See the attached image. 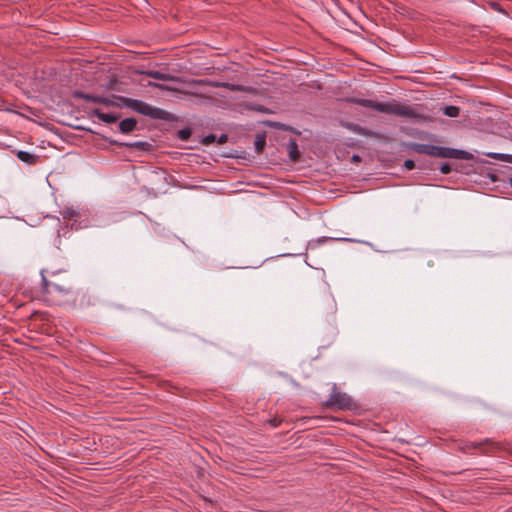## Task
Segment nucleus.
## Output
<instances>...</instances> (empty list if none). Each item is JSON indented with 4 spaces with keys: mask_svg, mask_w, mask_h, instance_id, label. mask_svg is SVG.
I'll use <instances>...</instances> for the list:
<instances>
[{
    "mask_svg": "<svg viewBox=\"0 0 512 512\" xmlns=\"http://www.w3.org/2000/svg\"><path fill=\"white\" fill-rule=\"evenodd\" d=\"M148 85L152 86V87L160 88V89H163V90H169V88L167 86L160 85V84L153 83V82H149Z\"/></svg>",
    "mask_w": 512,
    "mask_h": 512,
    "instance_id": "nucleus-29",
    "label": "nucleus"
},
{
    "mask_svg": "<svg viewBox=\"0 0 512 512\" xmlns=\"http://www.w3.org/2000/svg\"><path fill=\"white\" fill-rule=\"evenodd\" d=\"M270 424L272 427H277L280 424V420L275 418L273 420H270Z\"/></svg>",
    "mask_w": 512,
    "mask_h": 512,
    "instance_id": "nucleus-30",
    "label": "nucleus"
},
{
    "mask_svg": "<svg viewBox=\"0 0 512 512\" xmlns=\"http://www.w3.org/2000/svg\"><path fill=\"white\" fill-rule=\"evenodd\" d=\"M102 98L103 96L92 95V99H90V102L101 104Z\"/></svg>",
    "mask_w": 512,
    "mask_h": 512,
    "instance_id": "nucleus-28",
    "label": "nucleus"
},
{
    "mask_svg": "<svg viewBox=\"0 0 512 512\" xmlns=\"http://www.w3.org/2000/svg\"><path fill=\"white\" fill-rule=\"evenodd\" d=\"M137 120L135 118H125L119 122V130L123 134H128L136 129Z\"/></svg>",
    "mask_w": 512,
    "mask_h": 512,
    "instance_id": "nucleus-10",
    "label": "nucleus"
},
{
    "mask_svg": "<svg viewBox=\"0 0 512 512\" xmlns=\"http://www.w3.org/2000/svg\"><path fill=\"white\" fill-rule=\"evenodd\" d=\"M227 140H228V136H227L226 134H221V135L216 139V141H217V143H218V144H224V143H226V142H227Z\"/></svg>",
    "mask_w": 512,
    "mask_h": 512,
    "instance_id": "nucleus-27",
    "label": "nucleus"
},
{
    "mask_svg": "<svg viewBox=\"0 0 512 512\" xmlns=\"http://www.w3.org/2000/svg\"><path fill=\"white\" fill-rule=\"evenodd\" d=\"M114 98L111 99V98H108V97H104L102 98V103L103 105L107 106V107H115L114 105Z\"/></svg>",
    "mask_w": 512,
    "mask_h": 512,
    "instance_id": "nucleus-24",
    "label": "nucleus"
},
{
    "mask_svg": "<svg viewBox=\"0 0 512 512\" xmlns=\"http://www.w3.org/2000/svg\"><path fill=\"white\" fill-rule=\"evenodd\" d=\"M126 108H129L144 116H148L152 119L165 121L171 119V114L168 111L151 106L150 104L138 99L129 98Z\"/></svg>",
    "mask_w": 512,
    "mask_h": 512,
    "instance_id": "nucleus-4",
    "label": "nucleus"
},
{
    "mask_svg": "<svg viewBox=\"0 0 512 512\" xmlns=\"http://www.w3.org/2000/svg\"><path fill=\"white\" fill-rule=\"evenodd\" d=\"M112 98H114L115 107H118V108L127 107L129 97L120 96V95H112Z\"/></svg>",
    "mask_w": 512,
    "mask_h": 512,
    "instance_id": "nucleus-19",
    "label": "nucleus"
},
{
    "mask_svg": "<svg viewBox=\"0 0 512 512\" xmlns=\"http://www.w3.org/2000/svg\"><path fill=\"white\" fill-rule=\"evenodd\" d=\"M231 89H232V90H235V89H236V88H235V85H231Z\"/></svg>",
    "mask_w": 512,
    "mask_h": 512,
    "instance_id": "nucleus-34",
    "label": "nucleus"
},
{
    "mask_svg": "<svg viewBox=\"0 0 512 512\" xmlns=\"http://www.w3.org/2000/svg\"><path fill=\"white\" fill-rule=\"evenodd\" d=\"M248 108L252 111H257V112H260V113H268L269 112V109L260 105V104H250L248 106Z\"/></svg>",
    "mask_w": 512,
    "mask_h": 512,
    "instance_id": "nucleus-22",
    "label": "nucleus"
},
{
    "mask_svg": "<svg viewBox=\"0 0 512 512\" xmlns=\"http://www.w3.org/2000/svg\"><path fill=\"white\" fill-rule=\"evenodd\" d=\"M266 145V135L264 133H258L255 137L254 147L257 154H261Z\"/></svg>",
    "mask_w": 512,
    "mask_h": 512,
    "instance_id": "nucleus-15",
    "label": "nucleus"
},
{
    "mask_svg": "<svg viewBox=\"0 0 512 512\" xmlns=\"http://www.w3.org/2000/svg\"><path fill=\"white\" fill-rule=\"evenodd\" d=\"M359 160H360V157L358 155H353L352 156V161L357 162Z\"/></svg>",
    "mask_w": 512,
    "mask_h": 512,
    "instance_id": "nucleus-33",
    "label": "nucleus"
},
{
    "mask_svg": "<svg viewBox=\"0 0 512 512\" xmlns=\"http://www.w3.org/2000/svg\"><path fill=\"white\" fill-rule=\"evenodd\" d=\"M287 149L289 152V157L293 161H297L300 158V152L298 149L297 142L295 140H290L287 144Z\"/></svg>",
    "mask_w": 512,
    "mask_h": 512,
    "instance_id": "nucleus-14",
    "label": "nucleus"
},
{
    "mask_svg": "<svg viewBox=\"0 0 512 512\" xmlns=\"http://www.w3.org/2000/svg\"><path fill=\"white\" fill-rule=\"evenodd\" d=\"M61 214L64 219L73 220L74 222H76L79 218V212L73 208H65L63 211H61Z\"/></svg>",
    "mask_w": 512,
    "mask_h": 512,
    "instance_id": "nucleus-16",
    "label": "nucleus"
},
{
    "mask_svg": "<svg viewBox=\"0 0 512 512\" xmlns=\"http://www.w3.org/2000/svg\"><path fill=\"white\" fill-rule=\"evenodd\" d=\"M178 134V138L183 140V141H187L190 137H191V129L189 128H184V129H181L177 132Z\"/></svg>",
    "mask_w": 512,
    "mask_h": 512,
    "instance_id": "nucleus-21",
    "label": "nucleus"
},
{
    "mask_svg": "<svg viewBox=\"0 0 512 512\" xmlns=\"http://www.w3.org/2000/svg\"><path fill=\"white\" fill-rule=\"evenodd\" d=\"M72 97L75 98V99H83L85 101H89L90 102V99H92V94L85 93V92L80 91V90H75L72 93Z\"/></svg>",
    "mask_w": 512,
    "mask_h": 512,
    "instance_id": "nucleus-20",
    "label": "nucleus"
},
{
    "mask_svg": "<svg viewBox=\"0 0 512 512\" xmlns=\"http://www.w3.org/2000/svg\"><path fill=\"white\" fill-rule=\"evenodd\" d=\"M318 310L325 315H334L337 310L336 301L332 294L325 290L317 302Z\"/></svg>",
    "mask_w": 512,
    "mask_h": 512,
    "instance_id": "nucleus-7",
    "label": "nucleus"
},
{
    "mask_svg": "<svg viewBox=\"0 0 512 512\" xmlns=\"http://www.w3.org/2000/svg\"><path fill=\"white\" fill-rule=\"evenodd\" d=\"M111 143L117 144L119 146L128 147V148H135L140 151H150V149L152 147L151 144L146 141H136V142H127V143H117L115 141H112Z\"/></svg>",
    "mask_w": 512,
    "mask_h": 512,
    "instance_id": "nucleus-11",
    "label": "nucleus"
},
{
    "mask_svg": "<svg viewBox=\"0 0 512 512\" xmlns=\"http://www.w3.org/2000/svg\"><path fill=\"white\" fill-rule=\"evenodd\" d=\"M510 185L512 186V177L510 178Z\"/></svg>",
    "mask_w": 512,
    "mask_h": 512,
    "instance_id": "nucleus-35",
    "label": "nucleus"
},
{
    "mask_svg": "<svg viewBox=\"0 0 512 512\" xmlns=\"http://www.w3.org/2000/svg\"><path fill=\"white\" fill-rule=\"evenodd\" d=\"M345 101L350 104L373 109L379 113L404 117L417 122H423L427 119L424 114L418 112L417 106H409L395 99L388 102H378L370 99L348 97Z\"/></svg>",
    "mask_w": 512,
    "mask_h": 512,
    "instance_id": "nucleus-2",
    "label": "nucleus"
},
{
    "mask_svg": "<svg viewBox=\"0 0 512 512\" xmlns=\"http://www.w3.org/2000/svg\"><path fill=\"white\" fill-rule=\"evenodd\" d=\"M336 240L344 241V242H355V240L351 239V238H337Z\"/></svg>",
    "mask_w": 512,
    "mask_h": 512,
    "instance_id": "nucleus-31",
    "label": "nucleus"
},
{
    "mask_svg": "<svg viewBox=\"0 0 512 512\" xmlns=\"http://www.w3.org/2000/svg\"><path fill=\"white\" fill-rule=\"evenodd\" d=\"M326 407H336L340 410H351L354 407L352 398L339 391L336 386H333L332 392L329 398L324 402Z\"/></svg>",
    "mask_w": 512,
    "mask_h": 512,
    "instance_id": "nucleus-5",
    "label": "nucleus"
},
{
    "mask_svg": "<svg viewBox=\"0 0 512 512\" xmlns=\"http://www.w3.org/2000/svg\"><path fill=\"white\" fill-rule=\"evenodd\" d=\"M507 450V444L500 441H494L490 438H485L481 441L479 447V455L492 456L498 451Z\"/></svg>",
    "mask_w": 512,
    "mask_h": 512,
    "instance_id": "nucleus-6",
    "label": "nucleus"
},
{
    "mask_svg": "<svg viewBox=\"0 0 512 512\" xmlns=\"http://www.w3.org/2000/svg\"><path fill=\"white\" fill-rule=\"evenodd\" d=\"M439 170L442 174H449L451 172V166L448 163H443Z\"/></svg>",
    "mask_w": 512,
    "mask_h": 512,
    "instance_id": "nucleus-25",
    "label": "nucleus"
},
{
    "mask_svg": "<svg viewBox=\"0 0 512 512\" xmlns=\"http://www.w3.org/2000/svg\"><path fill=\"white\" fill-rule=\"evenodd\" d=\"M404 167L407 169V170H412L415 168V163L413 160L411 159H407L405 162H404Z\"/></svg>",
    "mask_w": 512,
    "mask_h": 512,
    "instance_id": "nucleus-26",
    "label": "nucleus"
},
{
    "mask_svg": "<svg viewBox=\"0 0 512 512\" xmlns=\"http://www.w3.org/2000/svg\"><path fill=\"white\" fill-rule=\"evenodd\" d=\"M41 277V295L46 303L65 305L76 302L79 292L68 277H60L53 273V279H47L43 271Z\"/></svg>",
    "mask_w": 512,
    "mask_h": 512,
    "instance_id": "nucleus-1",
    "label": "nucleus"
},
{
    "mask_svg": "<svg viewBox=\"0 0 512 512\" xmlns=\"http://www.w3.org/2000/svg\"><path fill=\"white\" fill-rule=\"evenodd\" d=\"M408 147L415 153L428 155L431 157L460 160H471L473 158V155L470 152L449 147L435 146L431 144L422 143H410Z\"/></svg>",
    "mask_w": 512,
    "mask_h": 512,
    "instance_id": "nucleus-3",
    "label": "nucleus"
},
{
    "mask_svg": "<svg viewBox=\"0 0 512 512\" xmlns=\"http://www.w3.org/2000/svg\"><path fill=\"white\" fill-rule=\"evenodd\" d=\"M92 115L97 117L100 121L104 123H115L119 119V115L114 113H104L100 109H94L92 111Z\"/></svg>",
    "mask_w": 512,
    "mask_h": 512,
    "instance_id": "nucleus-8",
    "label": "nucleus"
},
{
    "mask_svg": "<svg viewBox=\"0 0 512 512\" xmlns=\"http://www.w3.org/2000/svg\"><path fill=\"white\" fill-rule=\"evenodd\" d=\"M217 137L216 135L214 134H209V135H206L203 140H202V143L204 145H210L212 143H214L216 141Z\"/></svg>",
    "mask_w": 512,
    "mask_h": 512,
    "instance_id": "nucleus-23",
    "label": "nucleus"
},
{
    "mask_svg": "<svg viewBox=\"0 0 512 512\" xmlns=\"http://www.w3.org/2000/svg\"><path fill=\"white\" fill-rule=\"evenodd\" d=\"M487 156L490 158L496 159V160H500V161H504V162H508V163L512 164V155L511 154L488 153Z\"/></svg>",
    "mask_w": 512,
    "mask_h": 512,
    "instance_id": "nucleus-18",
    "label": "nucleus"
},
{
    "mask_svg": "<svg viewBox=\"0 0 512 512\" xmlns=\"http://www.w3.org/2000/svg\"><path fill=\"white\" fill-rule=\"evenodd\" d=\"M16 155H17V158L20 161H22L24 163H27L29 165L35 164L37 162V160H38V156L37 155L32 154V153H30L28 151H22L21 150V151H18Z\"/></svg>",
    "mask_w": 512,
    "mask_h": 512,
    "instance_id": "nucleus-12",
    "label": "nucleus"
},
{
    "mask_svg": "<svg viewBox=\"0 0 512 512\" xmlns=\"http://www.w3.org/2000/svg\"><path fill=\"white\" fill-rule=\"evenodd\" d=\"M329 239H330V238H327V237H321V238H319V239H318V242H319V243H324V242H326V241H327V240H329Z\"/></svg>",
    "mask_w": 512,
    "mask_h": 512,
    "instance_id": "nucleus-32",
    "label": "nucleus"
},
{
    "mask_svg": "<svg viewBox=\"0 0 512 512\" xmlns=\"http://www.w3.org/2000/svg\"><path fill=\"white\" fill-rule=\"evenodd\" d=\"M481 441H462L458 444V450L465 454H473L474 450H479Z\"/></svg>",
    "mask_w": 512,
    "mask_h": 512,
    "instance_id": "nucleus-9",
    "label": "nucleus"
},
{
    "mask_svg": "<svg viewBox=\"0 0 512 512\" xmlns=\"http://www.w3.org/2000/svg\"><path fill=\"white\" fill-rule=\"evenodd\" d=\"M145 74L153 79H156V80L170 81V80L174 79V77L172 75L163 73L158 70H149V71L145 72Z\"/></svg>",
    "mask_w": 512,
    "mask_h": 512,
    "instance_id": "nucleus-13",
    "label": "nucleus"
},
{
    "mask_svg": "<svg viewBox=\"0 0 512 512\" xmlns=\"http://www.w3.org/2000/svg\"><path fill=\"white\" fill-rule=\"evenodd\" d=\"M442 112L448 117L455 118L459 116L460 108L458 106L448 105L442 109Z\"/></svg>",
    "mask_w": 512,
    "mask_h": 512,
    "instance_id": "nucleus-17",
    "label": "nucleus"
}]
</instances>
